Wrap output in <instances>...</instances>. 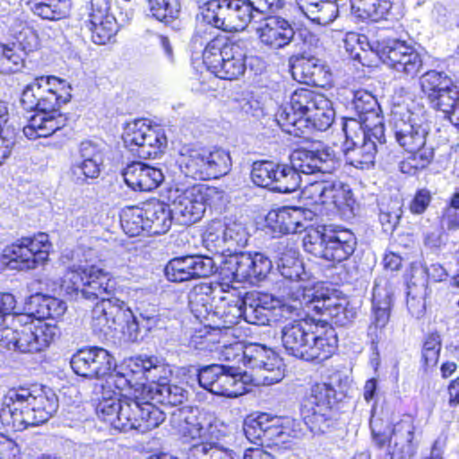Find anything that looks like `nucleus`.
<instances>
[{
	"label": "nucleus",
	"instance_id": "obj_1",
	"mask_svg": "<svg viewBox=\"0 0 459 459\" xmlns=\"http://www.w3.org/2000/svg\"><path fill=\"white\" fill-rule=\"evenodd\" d=\"M282 346L288 354L307 361H324L330 358L337 346L335 330L312 319L299 318L287 322L281 330Z\"/></svg>",
	"mask_w": 459,
	"mask_h": 459
},
{
	"label": "nucleus",
	"instance_id": "obj_2",
	"mask_svg": "<svg viewBox=\"0 0 459 459\" xmlns=\"http://www.w3.org/2000/svg\"><path fill=\"white\" fill-rule=\"evenodd\" d=\"M188 410H181L184 425L181 431L186 441L191 443L188 459H240L234 451L221 446L218 441L223 436V424L216 419L186 415Z\"/></svg>",
	"mask_w": 459,
	"mask_h": 459
},
{
	"label": "nucleus",
	"instance_id": "obj_3",
	"mask_svg": "<svg viewBox=\"0 0 459 459\" xmlns=\"http://www.w3.org/2000/svg\"><path fill=\"white\" fill-rule=\"evenodd\" d=\"M67 294H79L89 300L117 299L110 297L113 286L108 273L96 265H73L65 273L59 286Z\"/></svg>",
	"mask_w": 459,
	"mask_h": 459
},
{
	"label": "nucleus",
	"instance_id": "obj_4",
	"mask_svg": "<svg viewBox=\"0 0 459 459\" xmlns=\"http://www.w3.org/2000/svg\"><path fill=\"white\" fill-rule=\"evenodd\" d=\"M356 243V238L350 230L325 228L323 232L307 235L304 247L315 256L340 263L353 254Z\"/></svg>",
	"mask_w": 459,
	"mask_h": 459
},
{
	"label": "nucleus",
	"instance_id": "obj_5",
	"mask_svg": "<svg viewBox=\"0 0 459 459\" xmlns=\"http://www.w3.org/2000/svg\"><path fill=\"white\" fill-rule=\"evenodd\" d=\"M212 191L204 185L178 186L169 188L168 199L173 214L182 224L195 223L203 217L207 197Z\"/></svg>",
	"mask_w": 459,
	"mask_h": 459
},
{
	"label": "nucleus",
	"instance_id": "obj_6",
	"mask_svg": "<svg viewBox=\"0 0 459 459\" xmlns=\"http://www.w3.org/2000/svg\"><path fill=\"white\" fill-rule=\"evenodd\" d=\"M124 141L142 159H155L167 146V137L162 129L153 127L144 117L127 122L123 134Z\"/></svg>",
	"mask_w": 459,
	"mask_h": 459
},
{
	"label": "nucleus",
	"instance_id": "obj_7",
	"mask_svg": "<svg viewBox=\"0 0 459 459\" xmlns=\"http://www.w3.org/2000/svg\"><path fill=\"white\" fill-rule=\"evenodd\" d=\"M199 385L211 393L226 396L238 397L246 393V383L241 372L230 366L212 364L198 370Z\"/></svg>",
	"mask_w": 459,
	"mask_h": 459
},
{
	"label": "nucleus",
	"instance_id": "obj_8",
	"mask_svg": "<svg viewBox=\"0 0 459 459\" xmlns=\"http://www.w3.org/2000/svg\"><path fill=\"white\" fill-rule=\"evenodd\" d=\"M375 51L383 63L406 77L414 78L422 68L420 53L404 40L384 39L377 42Z\"/></svg>",
	"mask_w": 459,
	"mask_h": 459
},
{
	"label": "nucleus",
	"instance_id": "obj_9",
	"mask_svg": "<svg viewBox=\"0 0 459 459\" xmlns=\"http://www.w3.org/2000/svg\"><path fill=\"white\" fill-rule=\"evenodd\" d=\"M33 393L25 387L11 388L4 395L0 409L2 425L13 431L33 426L31 401Z\"/></svg>",
	"mask_w": 459,
	"mask_h": 459
},
{
	"label": "nucleus",
	"instance_id": "obj_10",
	"mask_svg": "<svg viewBox=\"0 0 459 459\" xmlns=\"http://www.w3.org/2000/svg\"><path fill=\"white\" fill-rule=\"evenodd\" d=\"M51 247L48 235L40 232L32 238L18 239L4 249V255L13 264V268L30 270L48 260Z\"/></svg>",
	"mask_w": 459,
	"mask_h": 459
},
{
	"label": "nucleus",
	"instance_id": "obj_11",
	"mask_svg": "<svg viewBox=\"0 0 459 459\" xmlns=\"http://www.w3.org/2000/svg\"><path fill=\"white\" fill-rule=\"evenodd\" d=\"M310 403L312 413L306 416V424L315 433L325 432L333 422V406L337 394L331 384L317 383L311 388Z\"/></svg>",
	"mask_w": 459,
	"mask_h": 459
},
{
	"label": "nucleus",
	"instance_id": "obj_12",
	"mask_svg": "<svg viewBox=\"0 0 459 459\" xmlns=\"http://www.w3.org/2000/svg\"><path fill=\"white\" fill-rule=\"evenodd\" d=\"M415 427L410 417L397 422L392 435L372 431L373 439L379 448L388 445L387 454L390 459H411L416 454L417 446L413 442Z\"/></svg>",
	"mask_w": 459,
	"mask_h": 459
},
{
	"label": "nucleus",
	"instance_id": "obj_13",
	"mask_svg": "<svg viewBox=\"0 0 459 459\" xmlns=\"http://www.w3.org/2000/svg\"><path fill=\"white\" fill-rule=\"evenodd\" d=\"M71 368L78 376L88 378L108 377L107 383L113 384L115 376L111 371L115 367L113 357L108 351L99 347L81 350L71 359Z\"/></svg>",
	"mask_w": 459,
	"mask_h": 459
},
{
	"label": "nucleus",
	"instance_id": "obj_14",
	"mask_svg": "<svg viewBox=\"0 0 459 459\" xmlns=\"http://www.w3.org/2000/svg\"><path fill=\"white\" fill-rule=\"evenodd\" d=\"M217 270L212 258L207 255H186L171 259L165 267L169 281L181 282L196 278H205Z\"/></svg>",
	"mask_w": 459,
	"mask_h": 459
},
{
	"label": "nucleus",
	"instance_id": "obj_15",
	"mask_svg": "<svg viewBox=\"0 0 459 459\" xmlns=\"http://www.w3.org/2000/svg\"><path fill=\"white\" fill-rule=\"evenodd\" d=\"M232 265V273L238 281L255 283L264 279L272 269L271 260L261 253L236 254L229 260Z\"/></svg>",
	"mask_w": 459,
	"mask_h": 459
},
{
	"label": "nucleus",
	"instance_id": "obj_16",
	"mask_svg": "<svg viewBox=\"0 0 459 459\" xmlns=\"http://www.w3.org/2000/svg\"><path fill=\"white\" fill-rule=\"evenodd\" d=\"M290 162L293 169L300 174H331L335 169V159L333 151L306 149L294 150L290 155Z\"/></svg>",
	"mask_w": 459,
	"mask_h": 459
},
{
	"label": "nucleus",
	"instance_id": "obj_17",
	"mask_svg": "<svg viewBox=\"0 0 459 459\" xmlns=\"http://www.w3.org/2000/svg\"><path fill=\"white\" fill-rule=\"evenodd\" d=\"M261 44L272 50L289 46L295 37L292 24L281 16H269L256 29Z\"/></svg>",
	"mask_w": 459,
	"mask_h": 459
},
{
	"label": "nucleus",
	"instance_id": "obj_18",
	"mask_svg": "<svg viewBox=\"0 0 459 459\" xmlns=\"http://www.w3.org/2000/svg\"><path fill=\"white\" fill-rule=\"evenodd\" d=\"M211 36L212 27L204 26L198 29L193 38L195 43H199L201 46L205 44L203 59L210 71L223 58L222 55L224 56L227 49L238 45V43L231 41L227 36L222 34L213 38H211Z\"/></svg>",
	"mask_w": 459,
	"mask_h": 459
},
{
	"label": "nucleus",
	"instance_id": "obj_19",
	"mask_svg": "<svg viewBox=\"0 0 459 459\" xmlns=\"http://www.w3.org/2000/svg\"><path fill=\"white\" fill-rule=\"evenodd\" d=\"M123 177L129 187L145 192L155 189L164 180V175L160 169L140 161L127 165Z\"/></svg>",
	"mask_w": 459,
	"mask_h": 459
},
{
	"label": "nucleus",
	"instance_id": "obj_20",
	"mask_svg": "<svg viewBox=\"0 0 459 459\" xmlns=\"http://www.w3.org/2000/svg\"><path fill=\"white\" fill-rule=\"evenodd\" d=\"M102 162V154L98 146L85 141L80 144L79 157L73 162L71 171L80 180L97 178L100 174Z\"/></svg>",
	"mask_w": 459,
	"mask_h": 459
},
{
	"label": "nucleus",
	"instance_id": "obj_21",
	"mask_svg": "<svg viewBox=\"0 0 459 459\" xmlns=\"http://www.w3.org/2000/svg\"><path fill=\"white\" fill-rule=\"evenodd\" d=\"M291 74L299 82L316 87H324L330 80L325 65L314 56L298 59L291 66Z\"/></svg>",
	"mask_w": 459,
	"mask_h": 459
},
{
	"label": "nucleus",
	"instance_id": "obj_22",
	"mask_svg": "<svg viewBox=\"0 0 459 459\" xmlns=\"http://www.w3.org/2000/svg\"><path fill=\"white\" fill-rule=\"evenodd\" d=\"M317 117H275L276 124L289 134L295 137H307V134L314 130L325 131L333 123L334 117H322L324 120Z\"/></svg>",
	"mask_w": 459,
	"mask_h": 459
},
{
	"label": "nucleus",
	"instance_id": "obj_23",
	"mask_svg": "<svg viewBox=\"0 0 459 459\" xmlns=\"http://www.w3.org/2000/svg\"><path fill=\"white\" fill-rule=\"evenodd\" d=\"M273 300L259 292H247L241 298L243 318L248 324L265 325L272 316Z\"/></svg>",
	"mask_w": 459,
	"mask_h": 459
},
{
	"label": "nucleus",
	"instance_id": "obj_24",
	"mask_svg": "<svg viewBox=\"0 0 459 459\" xmlns=\"http://www.w3.org/2000/svg\"><path fill=\"white\" fill-rule=\"evenodd\" d=\"M221 305L216 306L212 314L211 322L213 325L209 326L216 329L231 328L243 318L241 297L229 292L227 296L221 298Z\"/></svg>",
	"mask_w": 459,
	"mask_h": 459
},
{
	"label": "nucleus",
	"instance_id": "obj_25",
	"mask_svg": "<svg viewBox=\"0 0 459 459\" xmlns=\"http://www.w3.org/2000/svg\"><path fill=\"white\" fill-rule=\"evenodd\" d=\"M223 58L211 72L217 77L224 80H235L246 71V52L238 44L231 47L222 55Z\"/></svg>",
	"mask_w": 459,
	"mask_h": 459
},
{
	"label": "nucleus",
	"instance_id": "obj_26",
	"mask_svg": "<svg viewBox=\"0 0 459 459\" xmlns=\"http://www.w3.org/2000/svg\"><path fill=\"white\" fill-rule=\"evenodd\" d=\"M382 151L376 141L362 139L361 143L346 142L344 155L346 161L358 169H368L375 162L378 152Z\"/></svg>",
	"mask_w": 459,
	"mask_h": 459
},
{
	"label": "nucleus",
	"instance_id": "obj_27",
	"mask_svg": "<svg viewBox=\"0 0 459 459\" xmlns=\"http://www.w3.org/2000/svg\"><path fill=\"white\" fill-rule=\"evenodd\" d=\"M120 299L100 301L92 309L91 326L94 331L108 334L117 327V316L120 309Z\"/></svg>",
	"mask_w": 459,
	"mask_h": 459
},
{
	"label": "nucleus",
	"instance_id": "obj_28",
	"mask_svg": "<svg viewBox=\"0 0 459 459\" xmlns=\"http://www.w3.org/2000/svg\"><path fill=\"white\" fill-rule=\"evenodd\" d=\"M301 215V211L298 208L284 207L270 212L266 216V222L273 232L297 233L304 228L300 221Z\"/></svg>",
	"mask_w": 459,
	"mask_h": 459
},
{
	"label": "nucleus",
	"instance_id": "obj_29",
	"mask_svg": "<svg viewBox=\"0 0 459 459\" xmlns=\"http://www.w3.org/2000/svg\"><path fill=\"white\" fill-rule=\"evenodd\" d=\"M120 309L117 316V326L121 327L124 335L130 342H136L139 338L140 329L150 330L155 324V318L152 316H144L140 315V318L136 317L133 311L121 300Z\"/></svg>",
	"mask_w": 459,
	"mask_h": 459
},
{
	"label": "nucleus",
	"instance_id": "obj_30",
	"mask_svg": "<svg viewBox=\"0 0 459 459\" xmlns=\"http://www.w3.org/2000/svg\"><path fill=\"white\" fill-rule=\"evenodd\" d=\"M102 388L101 398L96 409L97 413L103 418V420L108 421L114 429H118L117 422L122 423L121 411L126 404V397L121 399L119 391L106 390L105 386Z\"/></svg>",
	"mask_w": 459,
	"mask_h": 459
},
{
	"label": "nucleus",
	"instance_id": "obj_31",
	"mask_svg": "<svg viewBox=\"0 0 459 459\" xmlns=\"http://www.w3.org/2000/svg\"><path fill=\"white\" fill-rule=\"evenodd\" d=\"M145 231L150 235H160L166 233L172 222L173 214L171 207L155 203L146 207Z\"/></svg>",
	"mask_w": 459,
	"mask_h": 459
},
{
	"label": "nucleus",
	"instance_id": "obj_32",
	"mask_svg": "<svg viewBox=\"0 0 459 459\" xmlns=\"http://www.w3.org/2000/svg\"><path fill=\"white\" fill-rule=\"evenodd\" d=\"M426 131L420 126L412 124L411 117H403L395 123V136L401 146L407 151H415L425 144Z\"/></svg>",
	"mask_w": 459,
	"mask_h": 459
},
{
	"label": "nucleus",
	"instance_id": "obj_33",
	"mask_svg": "<svg viewBox=\"0 0 459 459\" xmlns=\"http://www.w3.org/2000/svg\"><path fill=\"white\" fill-rule=\"evenodd\" d=\"M65 82L55 76L38 77L28 84L22 91L21 103L28 112L35 111L47 86L62 85Z\"/></svg>",
	"mask_w": 459,
	"mask_h": 459
},
{
	"label": "nucleus",
	"instance_id": "obj_34",
	"mask_svg": "<svg viewBox=\"0 0 459 459\" xmlns=\"http://www.w3.org/2000/svg\"><path fill=\"white\" fill-rule=\"evenodd\" d=\"M205 26L230 31V0H210L204 4Z\"/></svg>",
	"mask_w": 459,
	"mask_h": 459
},
{
	"label": "nucleus",
	"instance_id": "obj_35",
	"mask_svg": "<svg viewBox=\"0 0 459 459\" xmlns=\"http://www.w3.org/2000/svg\"><path fill=\"white\" fill-rule=\"evenodd\" d=\"M58 400L53 393L41 392L39 394H33V400L31 401V413L32 418H35L33 426L45 423L50 417L57 411Z\"/></svg>",
	"mask_w": 459,
	"mask_h": 459
},
{
	"label": "nucleus",
	"instance_id": "obj_36",
	"mask_svg": "<svg viewBox=\"0 0 459 459\" xmlns=\"http://www.w3.org/2000/svg\"><path fill=\"white\" fill-rule=\"evenodd\" d=\"M210 291L211 287L203 284L195 287L188 295L190 310L196 319L201 322L204 320L211 321L212 319Z\"/></svg>",
	"mask_w": 459,
	"mask_h": 459
},
{
	"label": "nucleus",
	"instance_id": "obj_37",
	"mask_svg": "<svg viewBox=\"0 0 459 459\" xmlns=\"http://www.w3.org/2000/svg\"><path fill=\"white\" fill-rule=\"evenodd\" d=\"M178 163L181 171L195 179H209L204 154L197 151L187 150L186 153L180 152Z\"/></svg>",
	"mask_w": 459,
	"mask_h": 459
},
{
	"label": "nucleus",
	"instance_id": "obj_38",
	"mask_svg": "<svg viewBox=\"0 0 459 459\" xmlns=\"http://www.w3.org/2000/svg\"><path fill=\"white\" fill-rule=\"evenodd\" d=\"M294 420L290 418L275 417L273 420L267 434L264 439V446H279L289 442L291 437H296L293 429Z\"/></svg>",
	"mask_w": 459,
	"mask_h": 459
},
{
	"label": "nucleus",
	"instance_id": "obj_39",
	"mask_svg": "<svg viewBox=\"0 0 459 459\" xmlns=\"http://www.w3.org/2000/svg\"><path fill=\"white\" fill-rule=\"evenodd\" d=\"M350 4L359 16L375 22L385 19L392 7L391 0H351Z\"/></svg>",
	"mask_w": 459,
	"mask_h": 459
},
{
	"label": "nucleus",
	"instance_id": "obj_40",
	"mask_svg": "<svg viewBox=\"0 0 459 459\" xmlns=\"http://www.w3.org/2000/svg\"><path fill=\"white\" fill-rule=\"evenodd\" d=\"M325 103L328 104L327 100L322 97H315L314 94L306 89H299L293 92L290 100V109L285 111V115L300 114L306 115L307 113H313L318 109V104Z\"/></svg>",
	"mask_w": 459,
	"mask_h": 459
},
{
	"label": "nucleus",
	"instance_id": "obj_41",
	"mask_svg": "<svg viewBox=\"0 0 459 459\" xmlns=\"http://www.w3.org/2000/svg\"><path fill=\"white\" fill-rule=\"evenodd\" d=\"M32 303L37 307L35 310V317L39 320L46 318H59L65 314L67 308L65 301L48 295H35L32 297Z\"/></svg>",
	"mask_w": 459,
	"mask_h": 459
},
{
	"label": "nucleus",
	"instance_id": "obj_42",
	"mask_svg": "<svg viewBox=\"0 0 459 459\" xmlns=\"http://www.w3.org/2000/svg\"><path fill=\"white\" fill-rule=\"evenodd\" d=\"M149 392L152 394V400L155 403L170 406L183 403L186 395L183 387L167 382L152 385Z\"/></svg>",
	"mask_w": 459,
	"mask_h": 459
},
{
	"label": "nucleus",
	"instance_id": "obj_43",
	"mask_svg": "<svg viewBox=\"0 0 459 459\" xmlns=\"http://www.w3.org/2000/svg\"><path fill=\"white\" fill-rule=\"evenodd\" d=\"M29 4L35 15L46 20H60L69 12V4L62 0H34Z\"/></svg>",
	"mask_w": 459,
	"mask_h": 459
},
{
	"label": "nucleus",
	"instance_id": "obj_44",
	"mask_svg": "<svg viewBox=\"0 0 459 459\" xmlns=\"http://www.w3.org/2000/svg\"><path fill=\"white\" fill-rule=\"evenodd\" d=\"M241 357L245 366L256 369L257 372L264 367L273 366V360L276 361L271 350L257 343L246 346Z\"/></svg>",
	"mask_w": 459,
	"mask_h": 459
},
{
	"label": "nucleus",
	"instance_id": "obj_45",
	"mask_svg": "<svg viewBox=\"0 0 459 459\" xmlns=\"http://www.w3.org/2000/svg\"><path fill=\"white\" fill-rule=\"evenodd\" d=\"M63 126L64 122L57 121L56 117H30L29 124L23 127V133L29 139L48 137Z\"/></svg>",
	"mask_w": 459,
	"mask_h": 459
},
{
	"label": "nucleus",
	"instance_id": "obj_46",
	"mask_svg": "<svg viewBox=\"0 0 459 459\" xmlns=\"http://www.w3.org/2000/svg\"><path fill=\"white\" fill-rule=\"evenodd\" d=\"M297 289L298 291L290 295V300L278 306L274 305V302L273 303L272 315L283 321L284 325L290 320L304 318L303 301L301 300L300 290L298 287Z\"/></svg>",
	"mask_w": 459,
	"mask_h": 459
},
{
	"label": "nucleus",
	"instance_id": "obj_47",
	"mask_svg": "<svg viewBox=\"0 0 459 459\" xmlns=\"http://www.w3.org/2000/svg\"><path fill=\"white\" fill-rule=\"evenodd\" d=\"M453 83L452 79L446 74L436 70L425 73L420 78L421 90L428 96L429 101L440 92L449 90Z\"/></svg>",
	"mask_w": 459,
	"mask_h": 459
},
{
	"label": "nucleus",
	"instance_id": "obj_48",
	"mask_svg": "<svg viewBox=\"0 0 459 459\" xmlns=\"http://www.w3.org/2000/svg\"><path fill=\"white\" fill-rule=\"evenodd\" d=\"M146 209L140 207H126L120 214L121 226L130 237L139 236L145 231Z\"/></svg>",
	"mask_w": 459,
	"mask_h": 459
},
{
	"label": "nucleus",
	"instance_id": "obj_49",
	"mask_svg": "<svg viewBox=\"0 0 459 459\" xmlns=\"http://www.w3.org/2000/svg\"><path fill=\"white\" fill-rule=\"evenodd\" d=\"M204 244L211 252L230 255L224 224L220 221L212 222L204 235Z\"/></svg>",
	"mask_w": 459,
	"mask_h": 459
},
{
	"label": "nucleus",
	"instance_id": "obj_50",
	"mask_svg": "<svg viewBox=\"0 0 459 459\" xmlns=\"http://www.w3.org/2000/svg\"><path fill=\"white\" fill-rule=\"evenodd\" d=\"M208 178L226 175L231 168V159L229 152L222 148H213L204 155Z\"/></svg>",
	"mask_w": 459,
	"mask_h": 459
},
{
	"label": "nucleus",
	"instance_id": "obj_51",
	"mask_svg": "<svg viewBox=\"0 0 459 459\" xmlns=\"http://www.w3.org/2000/svg\"><path fill=\"white\" fill-rule=\"evenodd\" d=\"M252 19V8L246 1L230 0V32L244 30Z\"/></svg>",
	"mask_w": 459,
	"mask_h": 459
},
{
	"label": "nucleus",
	"instance_id": "obj_52",
	"mask_svg": "<svg viewBox=\"0 0 459 459\" xmlns=\"http://www.w3.org/2000/svg\"><path fill=\"white\" fill-rule=\"evenodd\" d=\"M273 190L279 193H292L297 190L301 182V178L293 166L278 164L277 172Z\"/></svg>",
	"mask_w": 459,
	"mask_h": 459
},
{
	"label": "nucleus",
	"instance_id": "obj_53",
	"mask_svg": "<svg viewBox=\"0 0 459 459\" xmlns=\"http://www.w3.org/2000/svg\"><path fill=\"white\" fill-rule=\"evenodd\" d=\"M392 296L388 291L381 293L378 287L373 290V324L377 328H383L389 321Z\"/></svg>",
	"mask_w": 459,
	"mask_h": 459
},
{
	"label": "nucleus",
	"instance_id": "obj_54",
	"mask_svg": "<svg viewBox=\"0 0 459 459\" xmlns=\"http://www.w3.org/2000/svg\"><path fill=\"white\" fill-rule=\"evenodd\" d=\"M142 413L143 415L140 420L134 419L136 424L134 429L143 434L158 428L165 420L164 412L150 402L143 403Z\"/></svg>",
	"mask_w": 459,
	"mask_h": 459
},
{
	"label": "nucleus",
	"instance_id": "obj_55",
	"mask_svg": "<svg viewBox=\"0 0 459 459\" xmlns=\"http://www.w3.org/2000/svg\"><path fill=\"white\" fill-rule=\"evenodd\" d=\"M228 240V250L230 256L238 254V250L246 247L249 234L246 226L239 221H229L224 224Z\"/></svg>",
	"mask_w": 459,
	"mask_h": 459
},
{
	"label": "nucleus",
	"instance_id": "obj_56",
	"mask_svg": "<svg viewBox=\"0 0 459 459\" xmlns=\"http://www.w3.org/2000/svg\"><path fill=\"white\" fill-rule=\"evenodd\" d=\"M90 30L95 44H107L117 33L116 19L114 16H108V18L99 19V21L90 20Z\"/></svg>",
	"mask_w": 459,
	"mask_h": 459
},
{
	"label": "nucleus",
	"instance_id": "obj_57",
	"mask_svg": "<svg viewBox=\"0 0 459 459\" xmlns=\"http://www.w3.org/2000/svg\"><path fill=\"white\" fill-rule=\"evenodd\" d=\"M143 403L138 397L126 398V404L121 411L122 423L117 422L118 430L127 432L135 428L136 424H134V419L140 420L143 415L142 413L143 411Z\"/></svg>",
	"mask_w": 459,
	"mask_h": 459
},
{
	"label": "nucleus",
	"instance_id": "obj_58",
	"mask_svg": "<svg viewBox=\"0 0 459 459\" xmlns=\"http://www.w3.org/2000/svg\"><path fill=\"white\" fill-rule=\"evenodd\" d=\"M278 164L273 161H257L253 164L251 178L261 187H269L273 190Z\"/></svg>",
	"mask_w": 459,
	"mask_h": 459
},
{
	"label": "nucleus",
	"instance_id": "obj_59",
	"mask_svg": "<svg viewBox=\"0 0 459 459\" xmlns=\"http://www.w3.org/2000/svg\"><path fill=\"white\" fill-rule=\"evenodd\" d=\"M149 7L152 15L163 22L176 19L180 12L178 0H149Z\"/></svg>",
	"mask_w": 459,
	"mask_h": 459
},
{
	"label": "nucleus",
	"instance_id": "obj_60",
	"mask_svg": "<svg viewBox=\"0 0 459 459\" xmlns=\"http://www.w3.org/2000/svg\"><path fill=\"white\" fill-rule=\"evenodd\" d=\"M313 22L326 26L333 22L338 15V6L332 1H319L305 14Z\"/></svg>",
	"mask_w": 459,
	"mask_h": 459
},
{
	"label": "nucleus",
	"instance_id": "obj_61",
	"mask_svg": "<svg viewBox=\"0 0 459 459\" xmlns=\"http://www.w3.org/2000/svg\"><path fill=\"white\" fill-rule=\"evenodd\" d=\"M450 89L444 91L429 101L430 106L436 111L445 115H453L456 112V105L459 99V91L453 83Z\"/></svg>",
	"mask_w": 459,
	"mask_h": 459
},
{
	"label": "nucleus",
	"instance_id": "obj_62",
	"mask_svg": "<svg viewBox=\"0 0 459 459\" xmlns=\"http://www.w3.org/2000/svg\"><path fill=\"white\" fill-rule=\"evenodd\" d=\"M402 203L400 200H391L387 204L380 206L379 221L385 231L394 230L402 217Z\"/></svg>",
	"mask_w": 459,
	"mask_h": 459
},
{
	"label": "nucleus",
	"instance_id": "obj_63",
	"mask_svg": "<svg viewBox=\"0 0 459 459\" xmlns=\"http://www.w3.org/2000/svg\"><path fill=\"white\" fill-rule=\"evenodd\" d=\"M23 66V56L10 45L0 44V73H14Z\"/></svg>",
	"mask_w": 459,
	"mask_h": 459
},
{
	"label": "nucleus",
	"instance_id": "obj_64",
	"mask_svg": "<svg viewBox=\"0 0 459 459\" xmlns=\"http://www.w3.org/2000/svg\"><path fill=\"white\" fill-rule=\"evenodd\" d=\"M352 106L357 115H378L380 111L377 99L366 91H358L354 93Z\"/></svg>",
	"mask_w": 459,
	"mask_h": 459
}]
</instances>
